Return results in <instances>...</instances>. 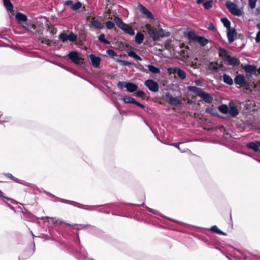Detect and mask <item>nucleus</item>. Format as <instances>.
Returning <instances> with one entry per match:
<instances>
[{
    "label": "nucleus",
    "mask_w": 260,
    "mask_h": 260,
    "mask_svg": "<svg viewBox=\"0 0 260 260\" xmlns=\"http://www.w3.org/2000/svg\"><path fill=\"white\" fill-rule=\"evenodd\" d=\"M146 29L150 37L154 41L159 40L160 38L168 37L171 35V33L170 32L159 33L156 28L151 26L149 24H147L146 25Z\"/></svg>",
    "instance_id": "f257e3e1"
},
{
    "label": "nucleus",
    "mask_w": 260,
    "mask_h": 260,
    "mask_svg": "<svg viewBox=\"0 0 260 260\" xmlns=\"http://www.w3.org/2000/svg\"><path fill=\"white\" fill-rule=\"evenodd\" d=\"M241 67L245 71L246 77L248 80L252 78V75L256 74V67L253 65L242 64Z\"/></svg>",
    "instance_id": "f03ea898"
},
{
    "label": "nucleus",
    "mask_w": 260,
    "mask_h": 260,
    "mask_svg": "<svg viewBox=\"0 0 260 260\" xmlns=\"http://www.w3.org/2000/svg\"><path fill=\"white\" fill-rule=\"evenodd\" d=\"M225 6L229 11L233 15L240 16L242 14V11L239 9L237 6L231 2H226Z\"/></svg>",
    "instance_id": "7ed1b4c3"
},
{
    "label": "nucleus",
    "mask_w": 260,
    "mask_h": 260,
    "mask_svg": "<svg viewBox=\"0 0 260 260\" xmlns=\"http://www.w3.org/2000/svg\"><path fill=\"white\" fill-rule=\"evenodd\" d=\"M166 101L171 106L178 107L182 103L181 100L178 97H174L169 92L165 94Z\"/></svg>",
    "instance_id": "20e7f679"
},
{
    "label": "nucleus",
    "mask_w": 260,
    "mask_h": 260,
    "mask_svg": "<svg viewBox=\"0 0 260 260\" xmlns=\"http://www.w3.org/2000/svg\"><path fill=\"white\" fill-rule=\"evenodd\" d=\"M70 59L75 64H79L82 63L83 58L81 57L78 52L76 51H71L68 55Z\"/></svg>",
    "instance_id": "39448f33"
},
{
    "label": "nucleus",
    "mask_w": 260,
    "mask_h": 260,
    "mask_svg": "<svg viewBox=\"0 0 260 260\" xmlns=\"http://www.w3.org/2000/svg\"><path fill=\"white\" fill-rule=\"evenodd\" d=\"M59 39L63 42L68 40L74 42L77 40V36L72 31L69 34L61 33L59 36Z\"/></svg>",
    "instance_id": "423d86ee"
},
{
    "label": "nucleus",
    "mask_w": 260,
    "mask_h": 260,
    "mask_svg": "<svg viewBox=\"0 0 260 260\" xmlns=\"http://www.w3.org/2000/svg\"><path fill=\"white\" fill-rule=\"evenodd\" d=\"M144 85L151 91L157 92L159 90L158 84L152 79H148L144 82Z\"/></svg>",
    "instance_id": "0eeeda50"
},
{
    "label": "nucleus",
    "mask_w": 260,
    "mask_h": 260,
    "mask_svg": "<svg viewBox=\"0 0 260 260\" xmlns=\"http://www.w3.org/2000/svg\"><path fill=\"white\" fill-rule=\"evenodd\" d=\"M246 76L245 77L243 75L239 74L237 75L234 81L236 84L240 85L243 87H247L248 83L246 80Z\"/></svg>",
    "instance_id": "6e6552de"
},
{
    "label": "nucleus",
    "mask_w": 260,
    "mask_h": 260,
    "mask_svg": "<svg viewBox=\"0 0 260 260\" xmlns=\"http://www.w3.org/2000/svg\"><path fill=\"white\" fill-rule=\"evenodd\" d=\"M228 113H229L230 115L233 117L237 116L239 113L237 106L234 101H231L229 104Z\"/></svg>",
    "instance_id": "1a4fd4ad"
},
{
    "label": "nucleus",
    "mask_w": 260,
    "mask_h": 260,
    "mask_svg": "<svg viewBox=\"0 0 260 260\" xmlns=\"http://www.w3.org/2000/svg\"><path fill=\"white\" fill-rule=\"evenodd\" d=\"M168 72H170V73L172 72L173 73L176 74L182 80L185 79L186 77L185 72L179 67L168 69Z\"/></svg>",
    "instance_id": "9d476101"
},
{
    "label": "nucleus",
    "mask_w": 260,
    "mask_h": 260,
    "mask_svg": "<svg viewBox=\"0 0 260 260\" xmlns=\"http://www.w3.org/2000/svg\"><path fill=\"white\" fill-rule=\"evenodd\" d=\"M147 67L148 69L143 68L141 69V70L147 74L149 73V72L153 74H158L160 72V70L158 68L154 67L152 64H148L147 66Z\"/></svg>",
    "instance_id": "9b49d317"
},
{
    "label": "nucleus",
    "mask_w": 260,
    "mask_h": 260,
    "mask_svg": "<svg viewBox=\"0 0 260 260\" xmlns=\"http://www.w3.org/2000/svg\"><path fill=\"white\" fill-rule=\"evenodd\" d=\"M237 35V32L234 28H230L227 29V37L229 43H233L234 40V37Z\"/></svg>",
    "instance_id": "f8f14e48"
},
{
    "label": "nucleus",
    "mask_w": 260,
    "mask_h": 260,
    "mask_svg": "<svg viewBox=\"0 0 260 260\" xmlns=\"http://www.w3.org/2000/svg\"><path fill=\"white\" fill-rule=\"evenodd\" d=\"M122 100L125 103L133 104L137 105L141 108H144V106L140 103L137 102L131 96H125L122 98Z\"/></svg>",
    "instance_id": "ddd939ff"
},
{
    "label": "nucleus",
    "mask_w": 260,
    "mask_h": 260,
    "mask_svg": "<svg viewBox=\"0 0 260 260\" xmlns=\"http://www.w3.org/2000/svg\"><path fill=\"white\" fill-rule=\"evenodd\" d=\"M138 7L140 12L145 15L148 18L153 19L152 14L146 8L140 4H139Z\"/></svg>",
    "instance_id": "4468645a"
},
{
    "label": "nucleus",
    "mask_w": 260,
    "mask_h": 260,
    "mask_svg": "<svg viewBox=\"0 0 260 260\" xmlns=\"http://www.w3.org/2000/svg\"><path fill=\"white\" fill-rule=\"evenodd\" d=\"M89 58L91 60V64L95 68H99L101 60V58L94 54H90Z\"/></svg>",
    "instance_id": "2eb2a0df"
},
{
    "label": "nucleus",
    "mask_w": 260,
    "mask_h": 260,
    "mask_svg": "<svg viewBox=\"0 0 260 260\" xmlns=\"http://www.w3.org/2000/svg\"><path fill=\"white\" fill-rule=\"evenodd\" d=\"M224 61L226 62L230 66H237L240 63L239 59L235 57L229 56L227 58H224Z\"/></svg>",
    "instance_id": "dca6fc26"
},
{
    "label": "nucleus",
    "mask_w": 260,
    "mask_h": 260,
    "mask_svg": "<svg viewBox=\"0 0 260 260\" xmlns=\"http://www.w3.org/2000/svg\"><path fill=\"white\" fill-rule=\"evenodd\" d=\"M90 23L96 29H102L104 28V24L98 20H96L94 17L91 18Z\"/></svg>",
    "instance_id": "f3484780"
},
{
    "label": "nucleus",
    "mask_w": 260,
    "mask_h": 260,
    "mask_svg": "<svg viewBox=\"0 0 260 260\" xmlns=\"http://www.w3.org/2000/svg\"><path fill=\"white\" fill-rule=\"evenodd\" d=\"M246 147L253 150L255 152H258L260 148V141H255L248 143L246 144Z\"/></svg>",
    "instance_id": "a211bd4d"
},
{
    "label": "nucleus",
    "mask_w": 260,
    "mask_h": 260,
    "mask_svg": "<svg viewBox=\"0 0 260 260\" xmlns=\"http://www.w3.org/2000/svg\"><path fill=\"white\" fill-rule=\"evenodd\" d=\"M188 89L190 91L193 92L200 97L204 92L202 89L194 86H188Z\"/></svg>",
    "instance_id": "6ab92c4d"
},
{
    "label": "nucleus",
    "mask_w": 260,
    "mask_h": 260,
    "mask_svg": "<svg viewBox=\"0 0 260 260\" xmlns=\"http://www.w3.org/2000/svg\"><path fill=\"white\" fill-rule=\"evenodd\" d=\"M138 88V87L136 84L131 82H127L126 85V88L127 90L131 92L137 91Z\"/></svg>",
    "instance_id": "aec40b11"
},
{
    "label": "nucleus",
    "mask_w": 260,
    "mask_h": 260,
    "mask_svg": "<svg viewBox=\"0 0 260 260\" xmlns=\"http://www.w3.org/2000/svg\"><path fill=\"white\" fill-rule=\"evenodd\" d=\"M200 98L207 103H211L213 101V98L212 96L210 94L206 93L204 91Z\"/></svg>",
    "instance_id": "412c9836"
},
{
    "label": "nucleus",
    "mask_w": 260,
    "mask_h": 260,
    "mask_svg": "<svg viewBox=\"0 0 260 260\" xmlns=\"http://www.w3.org/2000/svg\"><path fill=\"white\" fill-rule=\"evenodd\" d=\"M16 20L19 23H21L22 22H24L27 20V17L25 15L21 13H18L15 16Z\"/></svg>",
    "instance_id": "4be33fe9"
},
{
    "label": "nucleus",
    "mask_w": 260,
    "mask_h": 260,
    "mask_svg": "<svg viewBox=\"0 0 260 260\" xmlns=\"http://www.w3.org/2000/svg\"><path fill=\"white\" fill-rule=\"evenodd\" d=\"M121 29L129 35L133 36L135 35L134 30L127 24H125Z\"/></svg>",
    "instance_id": "5701e85b"
},
{
    "label": "nucleus",
    "mask_w": 260,
    "mask_h": 260,
    "mask_svg": "<svg viewBox=\"0 0 260 260\" xmlns=\"http://www.w3.org/2000/svg\"><path fill=\"white\" fill-rule=\"evenodd\" d=\"M219 56L221 57L223 60L224 58H227L230 56V55H228V51L222 48H220L219 49Z\"/></svg>",
    "instance_id": "b1692460"
},
{
    "label": "nucleus",
    "mask_w": 260,
    "mask_h": 260,
    "mask_svg": "<svg viewBox=\"0 0 260 260\" xmlns=\"http://www.w3.org/2000/svg\"><path fill=\"white\" fill-rule=\"evenodd\" d=\"M223 81L224 83L231 85L233 84L232 78L228 75L224 74L222 76Z\"/></svg>",
    "instance_id": "393cba45"
},
{
    "label": "nucleus",
    "mask_w": 260,
    "mask_h": 260,
    "mask_svg": "<svg viewBox=\"0 0 260 260\" xmlns=\"http://www.w3.org/2000/svg\"><path fill=\"white\" fill-rule=\"evenodd\" d=\"M144 36L143 34L138 32L135 36V42L138 44H141L144 40Z\"/></svg>",
    "instance_id": "a878e982"
},
{
    "label": "nucleus",
    "mask_w": 260,
    "mask_h": 260,
    "mask_svg": "<svg viewBox=\"0 0 260 260\" xmlns=\"http://www.w3.org/2000/svg\"><path fill=\"white\" fill-rule=\"evenodd\" d=\"M4 5L8 11H11L13 8V5L10 0H3Z\"/></svg>",
    "instance_id": "bb28decb"
},
{
    "label": "nucleus",
    "mask_w": 260,
    "mask_h": 260,
    "mask_svg": "<svg viewBox=\"0 0 260 260\" xmlns=\"http://www.w3.org/2000/svg\"><path fill=\"white\" fill-rule=\"evenodd\" d=\"M220 112L223 114H227L229 111V106L225 104L219 106L218 108Z\"/></svg>",
    "instance_id": "cd10ccee"
},
{
    "label": "nucleus",
    "mask_w": 260,
    "mask_h": 260,
    "mask_svg": "<svg viewBox=\"0 0 260 260\" xmlns=\"http://www.w3.org/2000/svg\"><path fill=\"white\" fill-rule=\"evenodd\" d=\"M196 42L199 43L202 46H204L208 43V41L203 37L198 36Z\"/></svg>",
    "instance_id": "c85d7f7f"
},
{
    "label": "nucleus",
    "mask_w": 260,
    "mask_h": 260,
    "mask_svg": "<svg viewBox=\"0 0 260 260\" xmlns=\"http://www.w3.org/2000/svg\"><path fill=\"white\" fill-rule=\"evenodd\" d=\"M114 21L115 23L117 24V25L120 28H122L123 26L124 25L125 23H124L122 19L118 17H115L114 18Z\"/></svg>",
    "instance_id": "c756f323"
},
{
    "label": "nucleus",
    "mask_w": 260,
    "mask_h": 260,
    "mask_svg": "<svg viewBox=\"0 0 260 260\" xmlns=\"http://www.w3.org/2000/svg\"><path fill=\"white\" fill-rule=\"evenodd\" d=\"M187 35L189 40H192L194 42H196L198 37V36H197L193 31H188Z\"/></svg>",
    "instance_id": "7c9ffc66"
},
{
    "label": "nucleus",
    "mask_w": 260,
    "mask_h": 260,
    "mask_svg": "<svg viewBox=\"0 0 260 260\" xmlns=\"http://www.w3.org/2000/svg\"><path fill=\"white\" fill-rule=\"evenodd\" d=\"M221 21L222 23H223V24L224 25V26L227 29L231 28V27H230L231 22L228 20V18H226L225 17L222 18L221 19Z\"/></svg>",
    "instance_id": "2f4dec72"
},
{
    "label": "nucleus",
    "mask_w": 260,
    "mask_h": 260,
    "mask_svg": "<svg viewBox=\"0 0 260 260\" xmlns=\"http://www.w3.org/2000/svg\"><path fill=\"white\" fill-rule=\"evenodd\" d=\"M211 231H212L214 233H217V234H221V235H225V233L224 232H222L221 231H220L217 228V226H216V225H214V226H212L211 228Z\"/></svg>",
    "instance_id": "473e14b6"
},
{
    "label": "nucleus",
    "mask_w": 260,
    "mask_h": 260,
    "mask_svg": "<svg viewBox=\"0 0 260 260\" xmlns=\"http://www.w3.org/2000/svg\"><path fill=\"white\" fill-rule=\"evenodd\" d=\"M128 55L131 56V57H132L137 60H142V58L140 56H139V55H138L135 52L133 51H130L128 53Z\"/></svg>",
    "instance_id": "72a5a7b5"
},
{
    "label": "nucleus",
    "mask_w": 260,
    "mask_h": 260,
    "mask_svg": "<svg viewBox=\"0 0 260 260\" xmlns=\"http://www.w3.org/2000/svg\"><path fill=\"white\" fill-rule=\"evenodd\" d=\"M99 40L100 42H103L106 44H110V43L109 41L105 39V35L103 34H102L99 36Z\"/></svg>",
    "instance_id": "f704fd0d"
},
{
    "label": "nucleus",
    "mask_w": 260,
    "mask_h": 260,
    "mask_svg": "<svg viewBox=\"0 0 260 260\" xmlns=\"http://www.w3.org/2000/svg\"><path fill=\"white\" fill-rule=\"evenodd\" d=\"M209 69L212 70H217L219 69V67L217 63L212 62L209 63Z\"/></svg>",
    "instance_id": "c9c22d12"
},
{
    "label": "nucleus",
    "mask_w": 260,
    "mask_h": 260,
    "mask_svg": "<svg viewBox=\"0 0 260 260\" xmlns=\"http://www.w3.org/2000/svg\"><path fill=\"white\" fill-rule=\"evenodd\" d=\"M213 1L210 0L204 3L203 5L205 9H209L212 6Z\"/></svg>",
    "instance_id": "e433bc0d"
},
{
    "label": "nucleus",
    "mask_w": 260,
    "mask_h": 260,
    "mask_svg": "<svg viewBox=\"0 0 260 260\" xmlns=\"http://www.w3.org/2000/svg\"><path fill=\"white\" fill-rule=\"evenodd\" d=\"M82 6V4L80 2H77L76 3H74L73 5H72V9L73 10H76L80 9Z\"/></svg>",
    "instance_id": "4c0bfd02"
},
{
    "label": "nucleus",
    "mask_w": 260,
    "mask_h": 260,
    "mask_svg": "<svg viewBox=\"0 0 260 260\" xmlns=\"http://www.w3.org/2000/svg\"><path fill=\"white\" fill-rule=\"evenodd\" d=\"M256 1L257 0H248L249 5L251 9L255 7Z\"/></svg>",
    "instance_id": "58836bf2"
},
{
    "label": "nucleus",
    "mask_w": 260,
    "mask_h": 260,
    "mask_svg": "<svg viewBox=\"0 0 260 260\" xmlns=\"http://www.w3.org/2000/svg\"><path fill=\"white\" fill-rule=\"evenodd\" d=\"M106 25L108 29H111L114 26L115 24L112 21H108L106 22Z\"/></svg>",
    "instance_id": "ea45409f"
},
{
    "label": "nucleus",
    "mask_w": 260,
    "mask_h": 260,
    "mask_svg": "<svg viewBox=\"0 0 260 260\" xmlns=\"http://www.w3.org/2000/svg\"><path fill=\"white\" fill-rule=\"evenodd\" d=\"M107 53L112 56V57H114V56H117V54L112 49H109V50H107V51H106Z\"/></svg>",
    "instance_id": "a19ab883"
},
{
    "label": "nucleus",
    "mask_w": 260,
    "mask_h": 260,
    "mask_svg": "<svg viewBox=\"0 0 260 260\" xmlns=\"http://www.w3.org/2000/svg\"><path fill=\"white\" fill-rule=\"evenodd\" d=\"M136 94L138 96L140 97L142 99H144L145 96V93L142 90H139L137 92Z\"/></svg>",
    "instance_id": "79ce46f5"
},
{
    "label": "nucleus",
    "mask_w": 260,
    "mask_h": 260,
    "mask_svg": "<svg viewBox=\"0 0 260 260\" xmlns=\"http://www.w3.org/2000/svg\"><path fill=\"white\" fill-rule=\"evenodd\" d=\"M40 41H41V42L42 43V44H46L47 45H49L50 44V40H49V39H47L46 38H42V39H40Z\"/></svg>",
    "instance_id": "37998d69"
},
{
    "label": "nucleus",
    "mask_w": 260,
    "mask_h": 260,
    "mask_svg": "<svg viewBox=\"0 0 260 260\" xmlns=\"http://www.w3.org/2000/svg\"><path fill=\"white\" fill-rule=\"evenodd\" d=\"M50 218L52 220V222L53 223L61 224V223H64L63 221H59L58 219H56L55 218L50 217Z\"/></svg>",
    "instance_id": "c03bdc74"
},
{
    "label": "nucleus",
    "mask_w": 260,
    "mask_h": 260,
    "mask_svg": "<svg viewBox=\"0 0 260 260\" xmlns=\"http://www.w3.org/2000/svg\"><path fill=\"white\" fill-rule=\"evenodd\" d=\"M127 83L125 82H119L117 84V86L120 88H123V87L126 88V85Z\"/></svg>",
    "instance_id": "a18cd8bd"
},
{
    "label": "nucleus",
    "mask_w": 260,
    "mask_h": 260,
    "mask_svg": "<svg viewBox=\"0 0 260 260\" xmlns=\"http://www.w3.org/2000/svg\"><path fill=\"white\" fill-rule=\"evenodd\" d=\"M73 4L74 2L70 0L66 1L64 2V5L67 6H69L71 9H72V5H73Z\"/></svg>",
    "instance_id": "49530a36"
},
{
    "label": "nucleus",
    "mask_w": 260,
    "mask_h": 260,
    "mask_svg": "<svg viewBox=\"0 0 260 260\" xmlns=\"http://www.w3.org/2000/svg\"><path fill=\"white\" fill-rule=\"evenodd\" d=\"M255 40L256 43H260V31L257 32Z\"/></svg>",
    "instance_id": "de8ad7c7"
},
{
    "label": "nucleus",
    "mask_w": 260,
    "mask_h": 260,
    "mask_svg": "<svg viewBox=\"0 0 260 260\" xmlns=\"http://www.w3.org/2000/svg\"><path fill=\"white\" fill-rule=\"evenodd\" d=\"M208 28L210 30H214L215 28L213 23H210L208 27Z\"/></svg>",
    "instance_id": "09e8293b"
},
{
    "label": "nucleus",
    "mask_w": 260,
    "mask_h": 260,
    "mask_svg": "<svg viewBox=\"0 0 260 260\" xmlns=\"http://www.w3.org/2000/svg\"><path fill=\"white\" fill-rule=\"evenodd\" d=\"M7 176L9 178H10L13 179V180H14L15 181L17 182V179H16L12 174H11L10 173H8V174H7Z\"/></svg>",
    "instance_id": "8fccbe9b"
},
{
    "label": "nucleus",
    "mask_w": 260,
    "mask_h": 260,
    "mask_svg": "<svg viewBox=\"0 0 260 260\" xmlns=\"http://www.w3.org/2000/svg\"><path fill=\"white\" fill-rule=\"evenodd\" d=\"M194 83L198 86H202V82L200 80H196Z\"/></svg>",
    "instance_id": "3c124183"
},
{
    "label": "nucleus",
    "mask_w": 260,
    "mask_h": 260,
    "mask_svg": "<svg viewBox=\"0 0 260 260\" xmlns=\"http://www.w3.org/2000/svg\"><path fill=\"white\" fill-rule=\"evenodd\" d=\"M158 32H159V33H165V32H167V31H165V30H164L162 28H160V29L159 30Z\"/></svg>",
    "instance_id": "603ef678"
},
{
    "label": "nucleus",
    "mask_w": 260,
    "mask_h": 260,
    "mask_svg": "<svg viewBox=\"0 0 260 260\" xmlns=\"http://www.w3.org/2000/svg\"><path fill=\"white\" fill-rule=\"evenodd\" d=\"M204 0H197V3L198 4H201L203 2Z\"/></svg>",
    "instance_id": "864d4df0"
},
{
    "label": "nucleus",
    "mask_w": 260,
    "mask_h": 260,
    "mask_svg": "<svg viewBox=\"0 0 260 260\" xmlns=\"http://www.w3.org/2000/svg\"><path fill=\"white\" fill-rule=\"evenodd\" d=\"M22 27L24 28L26 30L29 31L28 27L26 25H22Z\"/></svg>",
    "instance_id": "5fc2aeb1"
},
{
    "label": "nucleus",
    "mask_w": 260,
    "mask_h": 260,
    "mask_svg": "<svg viewBox=\"0 0 260 260\" xmlns=\"http://www.w3.org/2000/svg\"><path fill=\"white\" fill-rule=\"evenodd\" d=\"M123 64H124V65H127V64H129V62L126 61H123Z\"/></svg>",
    "instance_id": "6e6d98bb"
},
{
    "label": "nucleus",
    "mask_w": 260,
    "mask_h": 260,
    "mask_svg": "<svg viewBox=\"0 0 260 260\" xmlns=\"http://www.w3.org/2000/svg\"><path fill=\"white\" fill-rule=\"evenodd\" d=\"M256 27H257V28L258 29H260V23H257V24H256ZM259 31H260V30H259Z\"/></svg>",
    "instance_id": "4d7b16f0"
},
{
    "label": "nucleus",
    "mask_w": 260,
    "mask_h": 260,
    "mask_svg": "<svg viewBox=\"0 0 260 260\" xmlns=\"http://www.w3.org/2000/svg\"><path fill=\"white\" fill-rule=\"evenodd\" d=\"M210 110H210V109L207 108V109H206V112H207V113H211Z\"/></svg>",
    "instance_id": "13d9d810"
},
{
    "label": "nucleus",
    "mask_w": 260,
    "mask_h": 260,
    "mask_svg": "<svg viewBox=\"0 0 260 260\" xmlns=\"http://www.w3.org/2000/svg\"><path fill=\"white\" fill-rule=\"evenodd\" d=\"M3 192L0 190V197H3Z\"/></svg>",
    "instance_id": "bf43d9fd"
},
{
    "label": "nucleus",
    "mask_w": 260,
    "mask_h": 260,
    "mask_svg": "<svg viewBox=\"0 0 260 260\" xmlns=\"http://www.w3.org/2000/svg\"><path fill=\"white\" fill-rule=\"evenodd\" d=\"M257 72L259 75H260V67L258 68L257 70Z\"/></svg>",
    "instance_id": "052dcab7"
},
{
    "label": "nucleus",
    "mask_w": 260,
    "mask_h": 260,
    "mask_svg": "<svg viewBox=\"0 0 260 260\" xmlns=\"http://www.w3.org/2000/svg\"><path fill=\"white\" fill-rule=\"evenodd\" d=\"M31 27L33 28L34 29H35L36 28V26L35 25H31Z\"/></svg>",
    "instance_id": "680f3d73"
},
{
    "label": "nucleus",
    "mask_w": 260,
    "mask_h": 260,
    "mask_svg": "<svg viewBox=\"0 0 260 260\" xmlns=\"http://www.w3.org/2000/svg\"><path fill=\"white\" fill-rule=\"evenodd\" d=\"M66 224L68 226H71V224H70V223H66Z\"/></svg>",
    "instance_id": "e2e57ef3"
},
{
    "label": "nucleus",
    "mask_w": 260,
    "mask_h": 260,
    "mask_svg": "<svg viewBox=\"0 0 260 260\" xmlns=\"http://www.w3.org/2000/svg\"><path fill=\"white\" fill-rule=\"evenodd\" d=\"M173 145L175 146H177L178 144H173Z\"/></svg>",
    "instance_id": "0e129e2a"
},
{
    "label": "nucleus",
    "mask_w": 260,
    "mask_h": 260,
    "mask_svg": "<svg viewBox=\"0 0 260 260\" xmlns=\"http://www.w3.org/2000/svg\"><path fill=\"white\" fill-rule=\"evenodd\" d=\"M167 47H168V45H166V46H165V48H167Z\"/></svg>",
    "instance_id": "69168bd1"
},
{
    "label": "nucleus",
    "mask_w": 260,
    "mask_h": 260,
    "mask_svg": "<svg viewBox=\"0 0 260 260\" xmlns=\"http://www.w3.org/2000/svg\"><path fill=\"white\" fill-rule=\"evenodd\" d=\"M167 47H168V45H166V46H165V48H167Z\"/></svg>",
    "instance_id": "338daca9"
},
{
    "label": "nucleus",
    "mask_w": 260,
    "mask_h": 260,
    "mask_svg": "<svg viewBox=\"0 0 260 260\" xmlns=\"http://www.w3.org/2000/svg\"><path fill=\"white\" fill-rule=\"evenodd\" d=\"M258 152H260V149H259V150L258 151Z\"/></svg>",
    "instance_id": "774afa93"
}]
</instances>
